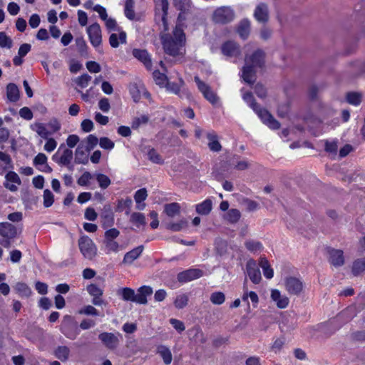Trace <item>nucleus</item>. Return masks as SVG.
Returning a JSON list of instances; mask_svg holds the SVG:
<instances>
[{
	"mask_svg": "<svg viewBox=\"0 0 365 365\" xmlns=\"http://www.w3.org/2000/svg\"><path fill=\"white\" fill-rule=\"evenodd\" d=\"M30 128L34 131L41 138L46 140L43 150L47 153L54 151L58 145L56 140L49 135L58 132L61 128V124L57 119L50 120L47 125L41 122H34L30 125Z\"/></svg>",
	"mask_w": 365,
	"mask_h": 365,
	"instance_id": "f257e3e1",
	"label": "nucleus"
},
{
	"mask_svg": "<svg viewBox=\"0 0 365 365\" xmlns=\"http://www.w3.org/2000/svg\"><path fill=\"white\" fill-rule=\"evenodd\" d=\"M161 40L166 53L175 56L185 53V36L181 29L176 28L173 36L164 35L161 37Z\"/></svg>",
	"mask_w": 365,
	"mask_h": 365,
	"instance_id": "f03ea898",
	"label": "nucleus"
},
{
	"mask_svg": "<svg viewBox=\"0 0 365 365\" xmlns=\"http://www.w3.org/2000/svg\"><path fill=\"white\" fill-rule=\"evenodd\" d=\"M243 99L247 102L258 114L262 122L271 129H278L279 123L266 110H257L253 105V97L250 93L243 95Z\"/></svg>",
	"mask_w": 365,
	"mask_h": 365,
	"instance_id": "7ed1b4c3",
	"label": "nucleus"
},
{
	"mask_svg": "<svg viewBox=\"0 0 365 365\" xmlns=\"http://www.w3.org/2000/svg\"><path fill=\"white\" fill-rule=\"evenodd\" d=\"M153 78L159 86L165 88L168 91L174 93H178L183 86V81L181 78H178L176 82H171L165 74L159 71L153 72Z\"/></svg>",
	"mask_w": 365,
	"mask_h": 365,
	"instance_id": "20e7f679",
	"label": "nucleus"
},
{
	"mask_svg": "<svg viewBox=\"0 0 365 365\" xmlns=\"http://www.w3.org/2000/svg\"><path fill=\"white\" fill-rule=\"evenodd\" d=\"M263 58V53L261 51L255 53L252 57L246 58V66L243 68L242 77L243 80L251 83L255 80V75L252 70L249 67L251 64L253 66H260L261 61Z\"/></svg>",
	"mask_w": 365,
	"mask_h": 365,
	"instance_id": "39448f33",
	"label": "nucleus"
},
{
	"mask_svg": "<svg viewBox=\"0 0 365 365\" xmlns=\"http://www.w3.org/2000/svg\"><path fill=\"white\" fill-rule=\"evenodd\" d=\"M78 245L85 258L93 259L97 254V247L93 240L87 236L80 238Z\"/></svg>",
	"mask_w": 365,
	"mask_h": 365,
	"instance_id": "423d86ee",
	"label": "nucleus"
},
{
	"mask_svg": "<svg viewBox=\"0 0 365 365\" xmlns=\"http://www.w3.org/2000/svg\"><path fill=\"white\" fill-rule=\"evenodd\" d=\"M91 43L96 48L102 43L101 28L98 23H93L86 29Z\"/></svg>",
	"mask_w": 365,
	"mask_h": 365,
	"instance_id": "0eeeda50",
	"label": "nucleus"
},
{
	"mask_svg": "<svg viewBox=\"0 0 365 365\" xmlns=\"http://www.w3.org/2000/svg\"><path fill=\"white\" fill-rule=\"evenodd\" d=\"M73 158V152L71 150L65 148L61 145L57 152L53 155V160L60 165H68Z\"/></svg>",
	"mask_w": 365,
	"mask_h": 365,
	"instance_id": "6e6552de",
	"label": "nucleus"
},
{
	"mask_svg": "<svg viewBox=\"0 0 365 365\" xmlns=\"http://www.w3.org/2000/svg\"><path fill=\"white\" fill-rule=\"evenodd\" d=\"M21 184V180L16 173L10 171L5 175V182L4 185L11 192L17 191Z\"/></svg>",
	"mask_w": 365,
	"mask_h": 365,
	"instance_id": "1a4fd4ad",
	"label": "nucleus"
},
{
	"mask_svg": "<svg viewBox=\"0 0 365 365\" xmlns=\"http://www.w3.org/2000/svg\"><path fill=\"white\" fill-rule=\"evenodd\" d=\"M234 16L233 11L229 7H220L217 9L213 15L214 20L217 23H225L231 20Z\"/></svg>",
	"mask_w": 365,
	"mask_h": 365,
	"instance_id": "9d476101",
	"label": "nucleus"
},
{
	"mask_svg": "<svg viewBox=\"0 0 365 365\" xmlns=\"http://www.w3.org/2000/svg\"><path fill=\"white\" fill-rule=\"evenodd\" d=\"M271 299L275 303L279 309H285L289 305V298L282 294L278 289H272L271 290Z\"/></svg>",
	"mask_w": 365,
	"mask_h": 365,
	"instance_id": "9b49d317",
	"label": "nucleus"
},
{
	"mask_svg": "<svg viewBox=\"0 0 365 365\" xmlns=\"http://www.w3.org/2000/svg\"><path fill=\"white\" fill-rule=\"evenodd\" d=\"M132 53L133 56L140 61L148 69L152 68V59L146 50L135 48Z\"/></svg>",
	"mask_w": 365,
	"mask_h": 365,
	"instance_id": "f8f14e48",
	"label": "nucleus"
},
{
	"mask_svg": "<svg viewBox=\"0 0 365 365\" xmlns=\"http://www.w3.org/2000/svg\"><path fill=\"white\" fill-rule=\"evenodd\" d=\"M255 19L259 23L266 24L269 20L268 7L265 4H259L254 12Z\"/></svg>",
	"mask_w": 365,
	"mask_h": 365,
	"instance_id": "ddd939ff",
	"label": "nucleus"
},
{
	"mask_svg": "<svg viewBox=\"0 0 365 365\" xmlns=\"http://www.w3.org/2000/svg\"><path fill=\"white\" fill-rule=\"evenodd\" d=\"M247 274L252 282L258 284L262 279L261 273L257 267V264L253 260H249L247 263Z\"/></svg>",
	"mask_w": 365,
	"mask_h": 365,
	"instance_id": "4468645a",
	"label": "nucleus"
},
{
	"mask_svg": "<svg viewBox=\"0 0 365 365\" xmlns=\"http://www.w3.org/2000/svg\"><path fill=\"white\" fill-rule=\"evenodd\" d=\"M195 80L197 84L198 88L202 93L205 98L210 103H215L217 101V98L214 92L210 90V87L202 82L197 76L195 78Z\"/></svg>",
	"mask_w": 365,
	"mask_h": 365,
	"instance_id": "2eb2a0df",
	"label": "nucleus"
},
{
	"mask_svg": "<svg viewBox=\"0 0 365 365\" xmlns=\"http://www.w3.org/2000/svg\"><path fill=\"white\" fill-rule=\"evenodd\" d=\"M126 33L123 29L118 30L110 34L109 43L113 48H118L120 44L126 43Z\"/></svg>",
	"mask_w": 365,
	"mask_h": 365,
	"instance_id": "dca6fc26",
	"label": "nucleus"
},
{
	"mask_svg": "<svg viewBox=\"0 0 365 365\" xmlns=\"http://www.w3.org/2000/svg\"><path fill=\"white\" fill-rule=\"evenodd\" d=\"M48 158L42 153H38L34 158L33 163L38 168V169L42 172H51V168L47 164Z\"/></svg>",
	"mask_w": 365,
	"mask_h": 365,
	"instance_id": "f3484780",
	"label": "nucleus"
},
{
	"mask_svg": "<svg viewBox=\"0 0 365 365\" xmlns=\"http://www.w3.org/2000/svg\"><path fill=\"white\" fill-rule=\"evenodd\" d=\"M88 292L93 297V304L95 305H101L103 300L101 299L103 295V290L96 284H90L87 287Z\"/></svg>",
	"mask_w": 365,
	"mask_h": 365,
	"instance_id": "a211bd4d",
	"label": "nucleus"
},
{
	"mask_svg": "<svg viewBox=\"0 0 365 365\" xmlns=\"http://www.w3.org/2000/svg\"><path fill=\"white\" fill-rule=\"evenodd\" d=\"M285 287L291 294H298L303 288L302 282L295 278H288L285 282Z\"/></svg>",
	"mask_w": 365,
	"mask_h": 365,
	"instance_id": "6ab92c4d",
	"label": "nucleus"
},
{
	"mask_svg": "<svg viewBox=\"0 0 365 365\" xmlns=\"http://www.w3.org/2000/svg\"><path fill=\"white\" fill-rule=\"evenodd\" d=\"M153 293V289L150 286H142L138 289L136 294V303L140 304H145L148 302L147 297L150 296Z\"/></svg>",
	"mask_w": 365,
	"mask_h": 365,
	"instance_id": "aec40b11",
	"label": "nucleus"
},
{
	"mask_svg": "<svg viewBox=\"0 0 365 365\" xmlns=\"http://www.w3.org/2000/svg\"><path fill=\"white\" fill-rule=\"evenodd\" d=\"M0 235L6 238H13L16 235L14 226L8 222H0Z\"/></svg>",
	"mask_w": 365,
	"mask_h": 365,
	"instance_id": "412c9836",
	"label": "nucleus"
},
{
	"mask_svg": "<svg viewBox=\"0 0 365 365\" xmlns=\"http://www.w3.org/2000/svg\"><path fill=\"white\" fill-rule=\"evenodd\" d=\"M143 248L138 247L127 252L123 258V262L125 264H131L142 254Z\"/></svg>",
	"mask_w": 365,
	"mask_h": 365,
	"instance_id": "4be33fe9",
	"label": "nucleus"
},
{
	"mask_svg": "<svg viewBox=\"0 0 365 365\" xmlns=\"http://www.w3.org/2000/svg\"><path fill=\"white\" fill-rule=\"evenodd\" d=\"M329 262L334 267H339L344 264L343 253L340 250H331L329 251Z\"/></svg>",
	"mask_w": 365,
	"mask_h": 365,
	"instance_id": "5701e85b",
	"label": "nucleus"
},
{
	"mask_svg": "<svg viewBox=\"0 0 365 365\" xmlns=\"http://www.w3.org/2000/svg\"><path fill=\"white\" fill-rule=\"evenodd\" d=\"M212 209V202L210 199H207L203 202L195 205L196 212L201 215H208Z\"/></svg>",
	"mask_w": 365,
	"mask_h": 365,
	"instance_id": "b1692460",
	"label": "nucleus"
},
{
	"mask_svg": "<svg viewBox=\"0 0 365 365\" xmlns=\"http://www.w3.org/2000/svg\"><path fill=\"white\" fill-rule=\"evenodd\" d=\"M180 205L177 202L166 204L164 207V213L169 217H173L180 214Z\"/></svg>",
	"mask_w": 365,
	"mask_h": 365,
	"instance_id": "393cba45",
	"label": "nucleus"
},
{
	"mask_svg": "<svg viewBox=\"0 0 365 365\" xmlns=\"http://www.w3.org/2000/svg\"><path fill=\"white\" fill-rule=\"evenodd\" d=\"M99 338L106 346L110 348L114 347L118 342L117 337L111 333H102L99 335Z\"/></svg>",
	"mask_w": 365,
	"mask_h": 365,
	"instance_id": "a878e982",
	"label": "nucleus"
},
{
	"mask_svg": "<svg viewBox=\"0 0 365 365\" xmlns=\"http://www.w3.org/2000/svg\"><path fill=\"white\" fill-rule=\"evenodd\" d=\"M157 352L162 357L165 364H170L173 360V356L170 349L164 345L158 346Z\"/></svg>",
	"mask_w": 365,
	"mask_h": 365,
	"instance_id": "bb28decb",
	"label": "nucleus"
},
{
	"mask_svg": "<svg viewBox=\"0 0 365 365\" xmlns=\"http://www.w3.org/2000/svg\"><path fill=\"white\" fill-rule=\"evenodd\" d=\"M187 225L186 219L181 218L179 220L168 223L166 227L173 232H179L186 227Z\"/></svg>",
	"mask_w": 365,
	"mask_h": 365,
	"instance_id": "cd10ccee",
	"label": "nucleus"
},
{
	"mask_svg": "<svg viewBox=\"0 0 365 365\" xmlns=\"http://www.w3.org/2000/svg\"><path fill=\"white\" fill-rule=\"evenodd\" d=\"M122 247L115 240H104V249L106 254L117 253Z\"/></svg>",
	"mask_w": 365,
	"mask_h": 365,
	"instance_id": "c85d7f7f",
	"label": "nucleus"
},
{
	"mask_svg": "<svg viewBox=\"0 0 365 365\" xmlns=\"http://www.w3.org/2000/svg\"><path fill=\"white\" fill-rule=\"evenodd\" d=\"M7 98L10 101L15 102L19 98V91L14 83L8 84L6 87Z\"/></svg>",
	"mask_w": 365,
	"mask_h": 365,
	"instance_id": "c756f323",
	"label": "nucleus"
},
{
	"mask_svg": "<svg viewBox=\"0 0 365 365\" xmlns=\"http://www.w3.org/2000/svg\"><path fill=\"white\" fill-rule=\"evenodd\" d=\"M124 14L127 19L129 20H135V13L134 11V1L133 0H125Z\"/></svg>",
	"mask_w": 365,
	"mask_h": 365,
	"instance_id": "7c9ffc66",
	"label": "nucleus"
},
{
	"mask_svg": "<svg viewBox=\"0 0 365 365\" xmlns=\"http://www.w3.org/2000/svg\"><path fill=\"white\" fill-rule=\"evenodd\" d=\"M148 196L147 190L145 188H142L136 191L134 195V199L136 202L137 207L140 210H143L145 207V205H140L142 202H143Z\"/></svg>",
	"mask_w": 365,
	"mask_h": 365,
	"instance_id": "2f4dec72",
	"label": "nucleus"
},
{
	"mask_svg": "<svg viewBox=\"0 0 365 365\" xmlns=\"http://www.w3.org/2000/svg\"><path fill=\"white\" fill-rule=\"evenodd\" d=\"M103 21L104 22L105 27L108 32H115L118 30L122 29L120 27L118 26L115 19L111 16L107 17Z\"/></svg>",
	"mask_w": 365,
	"mask_h": 365,
	"instance_id": "473e14b6",
	"label": "nucleus"
},
{
	"mask_svg": "<svg viewBox=\"0 0 365 365\" xmlns=\"http://www.w3.org/2000/svg\"><path fill=\"white\" fill-rule=\"evenodd\" d=\"M259 266L262 269L263 274L267 279H272L274 276V271L271 268L268 261L262 258L259 261Z\"/></svg>",
	"mask_w": 365,
	"mask_h": 365,
	"instance_id": "72a5a7b5",
	"label": "nucleus"
},
{
	"mask_svg": "<svg viewBox=\"0 0 365 365\" xmlns=\"http://www.w3.org/2000/svg\"><path fill=\"white\" fill-rule=\"evenodd\" d=\"M120 294L123 300L136 302V294L133 289L127 287L123 288L120 290Z\"/></svg>",
	"mask_w": 365,
	"mask_h": 365,
	"instance_id": "f704fd0d",
	"label": "nucleus"
},
{
	"mask_svg": "<svg viewBox=\"0 0 365 365\" xmlns=\"http://www.w3.org/2000/svg\"><path fill=\"white\" fill-rule=\"evenodd\" d=\"M250 29V21L248 19H244L240 22L238 27V33L242 38H246Z\"/></svg>",
	"mask_w": 365,
	"mask_h": 365,
	"instance_id": "c9c22d12",
	"label": "nucleus"
},
{
	"mask_svg": "<svg viewBox=\"0 0 365 365\" xmlns=\"http://www.w3.org/2000/svg\"><path fill=\"white\" fill-rule=\"evenodd\" d=\"M130 221L137 227L145 225V217L142 213L134 212L130 216Z\"/></svg>",
	"mask_w": 365,
	"mask_h": 365,
	"instance_id": "e433bc0d",
	"label": "nucleus"
},
{
	"mask_svg": "<svg viewBox=\"0 0 365 365\" xmlns=\"http://www.w3.org/2000/svg\"><path fill=\"white\" fill-rule=\"evenodd\" d=\"M54 202V195L51 190L46 189L43 195V203L45 207H50Z\"/></svg>",
	"mask_w": 365,
	"mask_h": 365,
	"instance_id": "4c0bfd02",
	"label": "nucleus"
},
{
	"mask_svg": "<svg viewBox=\"0 0 365 365\" xmlns=\"http://www.w3.org/2000/svg\"><path fill=\"white\" fill-rule=\"evenodd\" d=\"M225 300V294L221 292H214L210 296V301L214 304H222Z\"/></svg>",
	"mask_w": 365,
	"mask_h": 365,
	"instance_id": "58836bf2",
	"label": "nucleus"
},
{
	"mask_svg": "<svg viewBox=\"0 0 365 365\" xmlns=\"http://www.w3.org/2000/svg\"><path fill=\"white\" fill-rule=\"evenodd\" d=\"M96 180L99 183L100 187L102 188H106L110 184V178L104 174H101V173L97 174Z\"/></svg>",
	"mask_w": 365,
	"mask_h": 365,
	"instance_id": "ea45409f",
	"label": "nucleus"
},
{
	"mask_svg": "<svg viewBox=\"0 0 365 365\" xmlns=\"http://www.w3.org/2000/svg\"><path fill=\"white\" fill-rule=\"evenodd\" d=\"M15 289L21 296H29L31 292L30 288L24 283H18Z\"/></svg>",
	"mask_w": 365,
	"mask_h": 365,
	"instance_id": "a19ab883",
	"label": "nucleus"
},
{
	"mask_svg": "<svg viewBox=\"0 0 365 365\" xmlns=\"http://www.w3.org/2000/svg\"><path fill=\"white\" fill-rule=\"evenodd\" d=\"M187 280H193L202 276V272L200 269H190L184 274Z\"/></svg>",
	"mask_w": 365,
	"mask_h": 365,
	"instance_id": "79ce46f5",
	"label": "nucleus"
},
{
	"mask_svg": "<svg viewBox=\"0 0 365 365\" xmlns=\"http://www.w3.org/2000/svg\"><path fill=\"white\" fill-rule=\"evenodd\" d=\"M11 44V39L4 32H0V47L9 48Z\"/></svg>",
	"mask_w": 365,
	"mask_h": 365,
	"instance_id": "37998d69",
	"label": "nucleus"
},
{
	"mask_svg": "<svg viewBox=\"0 0 365 365\" xmlns=\"http://www.w3.org/2000/svg\"><path fill=\"white\" fill-rule=\"evenodd\" d=\"M91 79V77L88 74H83L76 79V83L79 87L86 88L88 85Z\"/></svg>",
	"mask_w": 365,
	"mask_h": 365,
	"instance_id": "c03bdc74",
	"label": "nucleus"
},
{
	"mask_svg": "<svg viewBox=\"0 0 365 365\" xmlns=\"http://www.w3.org/2000/svg\"><path fill=\"white\" fill-rule=\"evenodd\" d=\"M92 179V175L88 172H85L78 179L77 182L81 186L88 185Z\"/></svg>",
	"mask_w": 365,
	"mask_h": 365,
	"instance_id": "a18cd8bd",
	"label": "nucleus"
},
{
	"mask_svg": "<svg viewBox=\"0 0 365 365\" xmlns=\"http://www.w3.org/2000/svg\"><path fill=\"white\" fill-rule=\"evenodd\" d=\"M99 144L101 148L106 150H112L114 148V143L106 137L101 138L99 140Z\"/></svg>",
	"mask_w": 365,
	"mask_h": 365,
	"instance_id": "49530a36",
	"label": "nucleus"
},
{
	"mask_svg": "<svg viewBox=\"0 0 365 365\" xmlns=\"http://www.w3.org/2000/svg\"><path fill=\"white\" fill-rule=\"evenodd\" d=\"M248 298L250 299V300L252 302V304H254V306H257V304L259 302V297H258V296H257L256 292H255L253 291L245 292L243 296H242V299L244 301H245Z\"/></svg>",
	"mask_w": 365,
	"mask_h": 365,
	"instance_id": "de8ad7c7",
	"label": "nucleus"
},
{
	"mask_svg": "<svg viewBox=\"0 0 365 365\" xmlns=\"http://www.w3.org/2000/svg\"><path fill=\"white\" fill-rule=\"evenodd\" d=\"M80 141V138L76 134L69 135L66 140V145L70 148H74Z\"/></svg>",
	"mask_w": 365,
	"mask_h": 365,
	"instance_id": "09e8293b",
	"label": "nucleus"
},
{
	"mask_svg": "<svg viewBox=\"0 0 365 365\" xmlns=\"http://www.w3.org/2000/svg\"><path fill=\"white\" fill-rule=\"evenodd\" d=\"M93 10L98 14V16L102 21L109 16L106 9L100 4L94 6L93 7Z\"/></svg>",
	"mask_w": 365,
	"mask_h": 365,
	"instance_id": "8fccbe9b",
	"label": "nucleus"
},
{
	"mask_svg": "<svg viewBox=\"0 0 365 365\" xmlns=\"http://www.w3.org/2000/svg\"><path fill=\"white\" fill-rule=\"evenodd\" d=\"M237 51V48L234 43H227L222 48V52L225 55L232 56Z\"/></svg>",
	"mask_w": 365,
	"mask_h": 365,
	"instance_id": "3c124183",
	"label": "nucleus"
},
{
	"mask_svg": "<svg viewBox=\"0 0 365 365\" xmlns=\"http://www.w3.org/2000/svg\"><path fill=\"white\" fill-rule=\"evenodd\" d=\"M69 351L66 347H59L56 351V356L61 361L67 360L68 357Z\"/></svg>",
	"mask_w": 365,
	"mask_h": 365,
	"instance_id": "603ef678",
	"label": "nucleus"
},
{
	"mask_svg": "<svg viewBox=\"0 0 365 365\" xmlns=\"http://www.w3.org/2000/svg\"><path fill=\"white\" fill-rule=\"evenodd\" d=\"M94 124L90 119H84L81 123V128L84 133H88L93 130Z\"/></svg>",
	"mask_w": 365,
	"mask_h": 365,
	"instance_id": "864d4df0",
	"label": "nucleus"
},
{
	"mask_svg": "<svg viewBox=\"0 0 365 365\" xmlns=\"http://www.w3.org/2000/svg\"><path fill=\"white\" fill-rule=\"evenodd\" d=\"M148 159L154 163L160 164L163 163L162 158L153 149L150 150L148 153Z\"/></svg>",
	"mask_w": 365,
	"mask_h": 365,
	"instance_id": "5fc2aeb1",
	"label": "nucleus"
},
{
	"mask_svg": "<svg viewBox=\"0 0 365 365\" xmlns=\"http://www.w3.org/2000/svg\"><path fill=\"white\" fill-rule=\"evenodd\" d=\"M119 231L115 228H112L105 232V240H115L119 236Z\"/></svg>",
	"mask_w": 365,
	"mask_h": 365,
	"instance_id": "6e6d98bb",
	"label": "nucleus"
},
{
	"mask_svg": "<svg viewBox=\"0 0 365 365\" xmlns=\"http://www.w3.org/2000/svg\"><path fill=\"white\" fill-rule=\"evenodd\" d=\"M347 101L352 105H359L361 102V96L358 93H349L346 96Z\"/></svg>",
	"mask_w": 365,
	"mask_h": 365,
	"instance_id": "4d7b16f0",
	"label": "nucleus"
},
{
	"mask_svg": "<svg viewBox=\"0 0 365 365\" xmlns=\"http://www.w3.org/2000/svg\"><path fill=\"white\" fill-rule=\"evenodd\" d=\"M85 218L90 221H94L97 219L98 214L92 207H88L85 210Z\"/></svg>",
	"mask_w": 365,
	"mask_h": 365,
	"instance_id": "13d9d810",
	"label": "nucleus"
},
{
	"mask_svg": "<svg viewBox=\"0 0 365 365\" xmlns=\"http://www.w3.org/2000/svg\"><path fill=\"white\" fill-rule=\"evenodd\" d=\"M77 15L79 24L81 26H86L88 20L87 14L82 10H78L77 12Z\"/></svg>",
	"mask_w": 365,
	"mask_h": 365,
	"instance_id": "bf43d9fd",
	"label": "nucleus"
},
{
	"mask_svg": "<svg viewBox=\"0 0 365 365\" xmlns=\"http://www.w3.org/2000/svg\"><path fill=\"white\" fill-rule=\"evenodd\" d=\"M174 303L177 308H183L187 303V298L184 294L179 295L177 297Z\"/></svg>",
	"mask_w": 365,
	"mask_h": 365,
	"instance_id": "052dcab7",
	"label": "nucleus"
},
{
	"mask_svg": "<svg viewBox=\"0 0 365 365\" xmlns=\"http://www.w3.org/2000/svg\"><path fill=\"white\" fill-rule=\"evenodd\" d=\"M7 11L11 16H16L20 11L19 6L15 2H10L7 6Z\"/></svg>",
	"mask_w": 365,
	"mask_h": 365,
	"instance_id": "680f3d73",
	"label": "nucleus"
},
{
	"mask_svg": "<svg viewBox=\"0 0 365 365\" xmlns=\"http://www.w3.org/2000/svg\"><path fill=\"white\" fill-rule=\"evenodd\" d=\"M19 115L21 118L26 120H31L33 118V113L30 108L24 107L20 109Z\"/></svg>",
	"mask_w": 365,
	"mask_h": 365,
	"instance_id": "e2e57ef3",
	"label": "nucleus"
},
{
	"mask_svg": "<svg viewBox=\"0 0 365 365\" xmlns=\"http://www.w3.org/2000/svg\"><path fill=\"white\" fill-rule=\"evenodd\" d=\"M79 314H86V315H98V312L95 307L91 305H88L85 307L83 309L79 311Z\"/></svg>",
	"mask_w": 365,
	"mask_h": 365,
	"instance_id": "0e129e2a",
	"label": "nucleus"
},
{
	"mask_svg": "<svg viewBox=\"0 0 365 365\" xmlns=\"http://www.w3.org/2000/svg\"><path fill=\"white\" fill-rule=\"evenodd\" d=\"M94 118L98 123L103 125H106L109 121L108 116L103 115L99 112L95 113Z\"/></svg>",
	"mask_w": 365,
	"mask_h": 365,
	"instance_id": "69168bd1",
	"label": "nucleus"
},
{
	"mask_svg": "<svg viewBox=\"0 0 365 365\" xmlns=\"http://www.w3.org/2000/svg\"><path fill=\"white\" fill-rule=\"evenodd\" d=\"M44 178L42 175H38L33 178L32 183L36 188L42 189L44 185Z\"/></svg>",
	"mask_w": 365,
	"mask_h": 365,
	"instance_id": "338daca9",
	"label": "nucleus"
},
{
	"mask_svg": "<svg viewBox=\"0 0 365 365\" xmlns=\"http://www.w3.org/2000/svg\"><path fill=\"white\" fill-rule=\"evenodd\" d=\"M98 107L103 112H108L110 108L109 101L105 98L101 99L98 102Z\"/></svg>",
	"mask_w": 365,
	"mask_h": 365,
	"instance_id": "774afa93",
	"label": "nucleus"
}]
</instances>
